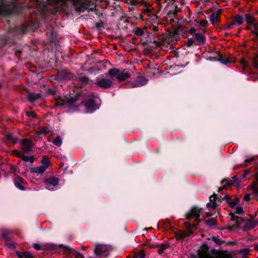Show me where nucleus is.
<instances>
[{
  "label": "nucleus",
  "mask_w": 258,
  "mask_h": 258,
  "mask_svg": "<svg viewBox=\"0 0 258 258\" xmlns=\"http://www.w3.org/2000/svg\"><path fill=\"white\" fill-rule=\"evenodd\" d=\"M47 94L51 95H54L55 94V91L52 90V89H48V91H47Z\"/></svg>",
  "instance_id": "64"
},
{
  "label": "nucleus",
  "mask_w": 258,
  "mask_h": 258,
  "mask_svg": "<svg viewBox=\"0 0 258 258\" xmlns=\"http://www.w3.org/2000/svg\"><path fill=\"white\" fill-rule=\"evenodd\" d=\"M41 97V95L39 93H29L28 96V99L31 103H33Z\"/></svg>",
  "instance_id": "23"
},
{
  "label": "nucleus",
  "mask_w": 258,
  "mask_h": 258,
  "mask_svg": "<svg viewBox=\"0 0 258 258\" xmlns=\"http://www.w3.org/2000/svg\"><path fill=\"white\" fill-rule=\"evenodd\" d=\"M33 247L36 250H55L57 248V245L52 243H46L40 244L38 243H34Z\"/></svg>",
  "instance_id": "6"
},
{
  "label": "nucleus",
  "mask_w": 258,
  "mask_h": 258,
  "mask_svg": "<svg viewBox=\"0 0 258 258\" xmlns=\"http://www.w3.org/2000/svg\"><path fill=\"white\" fill-rule=\"evenodd\" d=\"M24 255V258H34V256L29 251H25Z\"/></svg>",
  "instance_id": "47"
},
{
  "label": "nucleus",
  "mask_w": 258,
  "mask_h": 258,
  "mask_svg": "<svg viewBox=\"0 0 258 258\" xmlns=\"http://www.w3.org/2000/svg\"><path fill=\"white\" fill-rule=\"evenodd\" d=\"M59 247L62 248L67 252H69L70 254H72L75 255L76 258H85L84 256L78 251L75 249L70 248L68 246L64 245L63 244H59Z\"/></svg>",
  "instance_id": "13"
},
{
  "label": "nucleus",
  "mask_w": 258,
  "mask_h": 258,
  "mask_svg": "<svg viewBox=\"0 0 258 258\" xmlns=\"http://www.w3.org/2000/svg\"><path fill=\"white\" fill-rule=\"evenodd\" d=\"M135 255H138V258H145L146 254L144 250H141L138 253Z\"/></svg>",
  "instance_id": "41"
},
{
  "label": "nucleus",
  "mask_w": 258,
  "mask_h": 258,
  "mask_svg": "<svg viewBox=\"0 0 258 258\" xmlns=\"http://www.w3.org/2000/svg\"><path fill=\"white\" fill-rule=\"evenodd\" d=\"M225 182H226L225 184L222 187H220L219 188V190H218L219 192H221V191L222 190H223L224 189H226L227 187L232 185L234 183H235V180L225 179H223L221 181V184H222Z\"/></svg>",
  "instance_id": "18"
},
{
  "label": "nucleus",
  "mask_w": 258,
  "mask_h": 258,
  "mask_svg": "<svg viewBox=\"0 0 258 258\" xmlns=\"http://www.w3.org/2000/svg\"><path fill=\"white\" fill-rule=\"evenodd\" d=\"M146 245H147L150 248H154V247H157L159 246V245L158 244H156L148 243V244H146Z\"/></svg>",
  "instance_id": "63"
},
{
  "label": "nucleus",
  "mask_w": 258,
  "mask_h": 258,
  "mask_svg": "<svg viewBox=\"0 0 258 258\" xmlns=\"http://www.w3.org/2000/svg\"><path fill=\"white\" fill-rule=\"evenodd\" d=\"M26 114L27 116L32 118H36L37 116L36 114L34 111H27Z\"/></svg>",
  "instance_id": "44"
},
{
  "label": "nucleus",
  "mask_w": 258,
  "mask_h": 258,
  "mask_svg": "<svg viewBox=\"0 0 258 258\" xmlns=\"http://www.w3.org/2000/svg\"><path fill=\"white\" fill-rule=\"evenodd\" d=\"M193 44H195L194 38L191 37L188 38L187 41L185 42V45L187 47H190Z\"/></svg>",
  "instance_id": "36"
},
{
  "label": "nucleus",
  "mask_w": 258,
  "mask_h": 258,
  "mask_svg": "<svg viewBox=\"0 0 258 258\" xmlns=\"http://www.w3.org/2000/svg\"><path fill=\"white\" fill-rule=\"evenodd\" d=\"M96 84L103 89H106L112 86L113 82L109 79L102 78L99 80Z\"/></svg>",
  "instance_id": "11"
},
{
  "label": "nucleus",
  "mask_w": 258,
  "mask_h": 258,
  "mask_svg": "<svg viewBox=\"0 0 258 258\" xmlns=\"http://www.w3.org/2000/svg\"><path fill=\"white\" fill-rule=\"evenodd\" d=\"M9 234V232L8 231L5 230L3 231L1 236L3 238H4L5 239V240L8 241L10 239L8 236Z\"/></svg>",
  "instance_id": "38"
},
{
  "label": "nucleus",
  "mask_w": 258,
  "mask_h": 258,
  "mask_svg": "<svg viewBox=\"0 0 258 258\" xmlns=\"http://www.w3.org/2000/svg\"><path fill=\"white\" fill-rule=\"evenodd\" d=\"M203 253H208V250H209V248L208 244H204L203 245Z\"/></svg>",
  "instance_id": "49"
},
{
  "label": "nucleus",
  "mask_w": 258,
  "mask_h": 258,
  "mask_svg": "<svg viewBox=\"0 0 258 258\" xmlns=\"http://www.w3.org/2000/svg\"><path fill=\"white\" fill-rule=\"evenodd\" d=\"M104 24L103 22H97L96 23V27L98 30H101L102 28H104Z\"/></svg>",
  "instance_id": "40"
},
{
  "label": "nucleus",
  "mask_w": 258,
  "mask_h": 258,
  "mask_svg": "<svg viewBox=\"0 0 258 258\" xmlns=\"http://www.w3.org/2000/svg\"><path fill=\"white\" fill-rule=\"evenodd\" d=\"M203 210L202 208H199L197 206H194L191 208V210L189 211V212L186 214V218L190 220L193 218H195L197 224L193 225V227H196L199 223L201 222L200 220V213L201 211Z\"/></svg>",
  "instance_id": "3"
},
{
  "label": "nucleus",
  "mask_w": 258,
  "mask_h": 258,
  "mask_svg": "<svg viewBox=\"0 0 258 258\" xmlns=\"http://www.w3.org/2000/svg\"><path fill=\"white\" fill-rule=\"evenodd\" d=\"M210 20L211 22L214 24L216 21L215 13L211 14L210 16Z\"/></svg>",
  "instance_id": "48"
},
{
  "label": "nucleus",
  "mask_w": 258,
  "mask_h": 258,
  "mask_svg": "<svg viewBox=\"0 0 258 258\" xmlns=\"http://www.w3.org/2000/svg\"><path fill=\"white\" fill-rule=\"evenodd\" d=\"M22 144L24 146V147L23 148V150L25 153H28L32 150L33 145L31 141L27 139H23L22 140Z\"/></svg>",
  "instance_id": "14"
},
{
  "label": "nucleus",
  "mask_w": 258,
  "mask_h": 258,
  "mask_svg": "<svg viewBox=\"0 0 258 258\" xmlns=\"http://www.w3.org/2000/svg\"><path fill=\"white\" fill-rule=\"evenodd\" d=\"M81 97V94L80 93L72 96H65L64 98L58 97L55 100V106H60L62 108H68L69 111L72 112L77 111L81 105L78 101Z\"/></svg>",
  "instance_id": "1"
},
{
  "label": "nucleus",
  "mask_w": 258,
  "mask_h": 258,
  "mask_svg": "<svg viewBox=\"0 0 258 258\" xmlns=\"http://www.w3.org/2000/svg\"><path fill=\"white\" fill-rule=\"evenodd\" d=\"M223 200H225V201H226V202L227 203V202H229V200H231V198L230 196H229L228 195H227L226 194L224 197H223Z\"/></svg>",
  "instance_id": "62"
},
{
  "label": "nucleus",
  "mask_w": 258,
  "mask_h": 258,
  "mask_svg": "<svg viewBox=\"0 0 258 258\" xmlns=\"http://www.w3.org/2000/svg\"><path fill=\"white\" fill-rule=\"evenodd\" d=\"M240 63H241V65L242 66V68H243V70H245L246 68H247L248 67V64H247V62L244 58H242L240 60Z\"/></svg>",
  "instance_id": "42"
},
{
  "label": "nucleus",
  "mask_w": 258,
  "mask_h": 258,
  "mask_svg": "<svg viewBox=\"0 0 258 258\" xmlns=\"http://www.w3.org/2000/svg\"><path fill=\"white\" fill-rule=\"evenodd\" d=\"M215 53L217 56L213 57L215 60H218L224 64H227L233 62V60L230 57H226L225 55L224 56L220 51H217Z\"/></svg>",
  "instance_id": "8"
},
{
  "label": "nucleus",
  "mask_w": 258,
  "mask_h": 258,
  "mask_svg": "<svg viewBox=\"0 0 258 258\" xmlns=\"http://www.w3.org/2000/svg\"><path fill=\"white\" fill-rule=\"evenodd\" d=\"M257 184L256 182H253L251 184V185H250L251 188L252 190L255 191V190H256V189H257Z\"/></svg>",
  "instance_id": "52"
},
{
  "label": "nucleus",
  "mask_w": 258,
  "mask_h": 258,
  "mask_svg": "<svg viewBox=\"0 0 258 258\" xmlns=\"http://www.w3.org/2000/svg\"><path fill=\"white\" fill-rule=\"evenodd\" d=\"M169 246H170V244H169V243H168V242L163 243L161 244V245L160 246V247H162L164 250L166 248L169 247Z\"/></svg>",
  "instance_id": "54"
},
{
  "label": "nucleus",
  "mask_w": 258,
  "mask_h": 258,
  "mask_svg": "<svg viewBox=\"0 0 258 258\" xmlns=\"http://www.w3.org/2000/svg\"><path fill=\"white\" fill-rule=\"evenodd\" d=\"M6 139L8 140V141H9L10 142H11L12 143H13V144H15L17 143V140H18V139L16 137H15L13 134L12 133H9V134H8L6 136Z\"/></svg>",
  "instance_id": "25"
},
{
  "label": "nucleus",
  "mask_w": 258,
  "mask_h": 258,
  "mask_svg": "<svg viewBox=\"0 0 258 258\" xmlns=\"http://www.w3.org/2000/svg\"><path fill=\"white\" fill-rule=\"evenodd\" d=\"M188 224L189 225V228L187 231L186 232V237L190 236L191 234L193 233L192 231L190 229V227L191 226L190 224L189 223Z\"/></svg>",
  "instance_id": "57"
},
{
  "label": "nucleus",
  "mask_w": 258,
  "mask_h": 258,
  "mask_svg": "<svg viewBox=\"0 0 258 258\" xmlns=\"http://www.w3.org/2000/svg\"><path fill=\"white\" fill-rule=\"evenodd\" d=\"M211 239L218 245H221L224 242V241L221 240L218 236H212Z\"/></svg>",
  "instance_id": "31"
},
{
  "label": "nucleus",
  "mask_w": 258,
  "mask_h": 258,
  "mask_svg": "<svg viewBox=\"0 0 258 258\" xmlns=\"http://www.w3.org/2000/svg\"><path fill=\"white\" fill-rule=\"evenodd\" d=\"M249 252V250L248 248H243L239 250V253L243 255H247Z\"/></svg>",
  "instance_id": "45"
},
{
  "label": "nucleus",
  "mask_w": 258,
  "mask_h": 258,
  "mask_svg": "<svg viewBox=\"0 0 258 258\" xmlns=\"http://www.w3.org/2000/svg\"><path fill=\"white\" fill-rule=\"evenodd\" d=\"M41 163L43 164L42 166H46V168L50 165V162L49 160V158L46 156H43L42 160L41 161Z\"/></svg>",
  "instance_id": "32"
},
{
  "label": "nucleus",
  "mask_w": 258,
  "mask_h": 258,
  "mask_svg": "<svg viewBox=\"0 0 258 258\" xmlns=\"http://www.w3.org/2000/svg\"><path fill=\"white\" fill-rule=\"evenodd\" d=\"M221 10H219L216 14L215 13L216 21H218L219 20V19H220V15H221Z\"/></svg>",
  "instance_id": "50"
},
{
  "label": "nucleus",
  "mask_w": 258,
  "mask_h": 258,
  "mask_svg": "<svg viewBox=\"0 0 258 258\" xmlns=\"http://www.w3.org/2000/svg\"><path fill=\"white\" fill-rule=\"evenodd\" d=\"M229 215L231 217V220L232 221H235L238 227H240L239 225L244 222V220L242 217L235 216L232 213H230Z\"/></svg>",
  "instance_id": "19"
},
{
  "label": "nucleus",
  "mask_w": 258,
  "mask_h": 258,
  "mask_svg": "<svg viewBox=\"0 0 258 258\" xmlns=\"http://www.w3.org/2000/svg\"><path fill=\"white\" fill-rule=\"evenodd\" d=\"M5 244L10 248H15L16 247V244L14 242H11L9 239L8 241L5 240Z\"/></svg>",
  "instance_id": "35"
},
{
  "label": "nucleus",
  "mask_w": 258,
  "mask_h": 258,
  "mask_svg": "<svg viewBox=\"0 0 258 258\" xmlns=\"http://www.w3.org/2000/svg\"><path fill=\"white\" fill-rule=\"evenodd\" d=\"M206 224L208 226H212L217 224L216 218H211L206 221Z\"/></svg>",
  "instance_id": "27"
},
{
  "label": "nucleus",
  "mask_w": 258,
  "mask_h": 258,
  "mask_svg": "<svg viewBox=\"0 0 258 258\" xmlns=\"http://www.w3.org/2000/svg\"><path fill=\"white\" fill-rule=\"evenodd\" d=\"M104 251V250L103 249V247H100V246L96 247L94 249V252L97 255H101Z\"/></svg>",
  "instance_id": "33"
},
{
  "label": "nucleus",
  "mask_w": 258,
  "mask_h": 258,
  "mask_svg": "<svg viewBox=\"0 0 258 258\" xmlns=\"http://www.w3.org/2000/svg\"><path fill=\"white\" fill-rule=\"evenodd\" d=\"M251 25L254 28L253 30H251V33L255 35L257 38L256 39L258 40V23L254 22V24Z\"/></svg>",
  "instance_id": "28"
},
{
  "label": "nucleus",
  "mask_w": 258,
  "mask_h": 258,
  "mask_svg": "<svg viewBox=\"0 0 258 258\" xmlns=\"http://www.w3.org/2000/svg\"><path fill=\"white\" fill-rule=\"evenodd\" d=\"M243 213V209L242 207H237L236 208V211L234 212V214H237L240 215H242Z\"/></svg>",
  "instance_id": "39"
},
{
  "label": "nucleus",
  "mask_w": 258,
  "mask_h": 258,
  "mask_svg": "<svg viewBox=\"0 0 258 258\" xmlns=\"http://www.w3.org/2000/svg\"><path fill=\"white\" fill-rule=\"evenodd\" d=\"M80 104H83L89 113H93L98 108L94 98H90L87 100L82 101Z\"/></svg>",
  "instance_id": "4"
},
{
  "label": "nucleus",
  "mask_w": 258,
  "mask_h": 258,
  "mask_svg": "<svg viewBox=\"0 0 258 258\" xmlns=\"http://www.w3.org/2000/svg\"><path fill=\"white\" fill-rule=\"evenodd\" d=\"M176 237L177 239H184L186 237V232L184 231H180L179 232L176 234Z\"/></svg>",
  "instance_id": "34"
},
{
  "label": "nucleus",
  "mask_w": 258,
  "mask_h": 258,
  "mask_svg": "<svg viewBox=\"0 0 258 258\" xmlns=\"http://www.w3.org/2000/svg\"><path fill=\"white\" fill-rule=\"evenodd\" d=\"M62 143L61 138L59 136H57L53 141V144L57 147H60Z\"/></svg>",
  "instance_id": "30"
},
{
  "label": "nucleus",
  "mask_w": 258,
  "mask_h": 258,
  "mask_svg": "<svg viewBox=\"0 0 258 258\" xmlns=\"http://www.w3.org/2000/svg\"><path fill=\"white\" fill-rule=\"evenodd\" d=\"M211 253L214 256H217L219 254V251L215 248H213L211 250Z\"/></svg>",
  "instance_id": "56"
},
{
  "label": "nucleus",
  "mask_w": 258,
  "mask_h": 258,
  "mask_svg": "<svg viewBox=\"0 0 258 258\" xmlns=\"http://www.w3.org/2000/svg\"><path fill=\"white\" fill-rule=\"evenodd\" d=\"M255 158L254 157H252L251 158H250L249 159H247L244 160V164H240L236 165L234 167V169H237L238 168L240 167H246L248 165H250L251 164V162L254 161Z\"/></svg>",
  "instance_id": "20"
},
{
  "label": "nucleus",
  "mask_w": 258,
  "mask_h": 258,
  "mask_svg": "<svg viewBox=\"0 0 258 258\" xmlns=\"http://www.w3.org/2000/svg\"><path fill=\"white\" fill-rule=\"evenodd\" d=\"M108 74L111 78H115L119 82L123 81L131 77V74L124 69H111Z\"/></svg>",
  "instance_id": "2"
},
{
  "label": "nucleus",
  "mask_w": 258,
  "mask_h": 258,
  "mask_svg": "<svg viewBox=\"0 0 258 258\" xmlns=\"http://www.w3.org/2000/svg\"><path fill=\"white\" fill-rule=\"evenodd\" d=\"M189 33L191 35L195 34V33H197L196 28H195L194 27L190 28L189 30Z\"/></svg>",
  "instance_id": "61"
},
{
  "label": "nucleus",
  "mask_w": 258,
  "mask_h": 258,
  "mask_svg": "<svg viewBox=\"0 0 258 258\" xmlns=\"http://www.w3.org/2000/svg\"><path fill=\"white\" fill-rule=\"evenodd\" d=\"M244 22V18L240 15H236L233 18V20L231 23H229L227 26V29H230L232 28L234 25H240L242 24Z\"/></svg>",
  "instance_id": "10"
},
{
  "label": "nucleus",
  "mask_w": 258,
  "mask_h": 258,
  "mask_svg": "<svg viewBox=\"0 0 258 258\" xmlns=\"http://www.w3.org/2000/svg\"><path fill=\"white\" fill-rule=\"evenodd\" d=\"M148 80L144 76H139L132 83V88L139 87L146 85L148 83Z\"/></svg>",
  "instance_id": "9"
},
{
  "label": "nucleus",
  "mask_w": 258,
  "mask_h": 258,
  "mask_svg": "<svg viewBox=\"0 0 258 258\" xmlns=\"http://www.w3.org/2000/svg\"><path fill=\"white\" fill-rule=\"evenodd\" d=\"M252 64L254 68L258 69V61L256 59L252 60Z\"/></svg>",
  "instance_id": "58"
},
{
  "label": "nucleus",
  "mask_w": 258,
  "mask_h": 258,
  "mask_svg": "<svg viewBox=\"0 0 258 258\" xmlns=\"http://www.w3.org/2000/svg\"><path fill=\"white\" fill-rule=\"evenodd\" d=\"M231 202H227V204L230 206L232 208L234 209L236 207V206L240 202V200L238 198H235L234 199L232 200Z\"/></svg>",
  "instance_id": "26"
},
{
  "label": "nucleus",
  "mask_w": 258,
  "mask_h": 258,
  "mask_svg": "<svg viewBox=\"0 0 258 258\" xmlns=\"http://www.w3.org/2000/svg\"><path fill=\"white\" fill-rule=\"evenodd\" d=\"M217 195L214 193L209 197L210 202L207 204V207L208 208H211L212 209H216L217 207V205L216 202V198Z\"/></svg>",
  "instance_id": "16"
},
{
  "label": "nucleus",
  "mask_w": 258,
  "mask_h": 258,
  "mask_svg": "<svg viewBox=\"0 0 258 258\" xmlns=\"http://www.w3.org/2000/svg\"><path fill=\"white\" fill-rule=\"evenodd\" d=\"M250 200V195L249 194H246L244 196V200L248 202Z\"/></svg>",
  "instance_id": "60"
},
{
  "label": "nucleus",
  "mask_w": 258,
  "mask_h": 258,
  "mask_svg": "<svg viewBox=\"0 0 258 258\" xmlns=\"http://www.w3.org/2000/svg\"><path fill=\"white\" fill-rule=\"evenodd\" d=\"M257 221L254 219L252 216H250V219L247 220L242 229L244 231H248L253 229L257 225Z\"/></svg>",
  "instance_id": "7"
},
{
  "label": "nucleus",
  "mask_w": 258,
  "mask_h": 258,
  "mask_svg": "<svg viewBox=\"0 0 258 258\" xmlns=\"http://www.w3.org/2000/svg\"><path fill=\"white\" fill-rule=\"evenodd\" d=\"M59 180L55 177H51L45 179L44 183L47 186H55L58 183Z\"/></svg>",
  "instance_id": "17"
},
{
  "label": "nucleus",
  "mask_w": 258,
  "mask_h": 258,
  "mask_svg": "<svg viewBox=\"0 0 258 258\" xmlns=\"http://www.w3.org/2000/svg\"><path fill=\"white\" fill-rule=\"evenodd\" d=\"M235 228H240V227H238L237 225L236 224H235L234 225L229 226L228 227H227V228H223V229H227L229 230L232 231V230H234V229Z\"/></svg>",
  "instance_id": "55"
},
{
  "label": "nucleus",
  "mask_w": 258,
  "mask_h": 258,
  "mask_svg": "<svg viewBox=\"0 0 258 258\" xmlns=\"http://www.w3.org/2000/svg\"><path fill=\"white\" fill-rule=\"evenodd\" d=\"M199 24L201 26L206 27L207 26L208 21L206 20H202L199 22Z\"/></svg>",
  "instance_id": "53"
},
{
  "label": "nucleus",
  "mask_w": 258,
  "mask_h": 258,
  "mask_svg": "<svg viewBox=\"0 0 258 258\" xmlns=\"http://www.w3.org/2000/svg\"><path fill=\"white\" fill-rule=\"evenodd\" d=\"M245 20L248 25L254 24V22H255L254 17L249 14L245 15Z\"/></svg>",
  "instance_id": "24"
},
{
  "label": "nucleus",
  "mask_w": 258,
  "mask_h": 258,
  "mask_svg": "<svg viewBox=\"0 0 258 258\" xmlns=\"http://www.w3.org/2000/svg\"><path fill=\"white\" fill-rule=\"evenodd\" d=\"M135 33L137 36H141L144 34V31L142 28H137L135 30Z\"/></svg>",
  "instance_id": "37"
},
{
  "label": "nucleus",
  "mask_w": 258,
  "mask_h": 258,
  "mask_svg": "<svg viewBox=\"0 0 258 258\" xmlns=\"http://www.w3.org/2000/svg\"><path fill=\"white\" fill-rule=\"evenodd\" d=\"M57 77L59 81H67L72 79L73 75L69 70L64 69L58 71Z\"/></svg>",
  "instance_id": "5"
},
{
  "label": "nucleus",
  "mask_w": 258,
  "mask_h": 258,
  "mask_svg": "<svg viewBox=\"0 0 258 258\" xmlns=\"http://www.w3.org/2000/svg\"><path fill=\"white\" fill-rule=\"evenodd\" d=\"M192 38H194L195 45L197 46L202 45L206 43V37L202 33H195Z\"/></svg>",
  "instance_id": "12"
},
{
  "label": "nucleus",
  "mask_w": 258,
  "mask_h": 258,
  "mask_svg": "<svg viewBox=\"0 0 258 258\" xmlns=\"http://www.w3.org/2000/svg\"><path fill=\"white\" fill-rule=\"evenodd\" d=\"M78 81L82 85H86L89 83V79L86 76H82L78 79Z\"/></svg>",
  "instance_id": "29"
},
{
  "label": "nucleus",
  "mask_w": 258,
  "mask_h": 258,
  "mask_svg": "<svg viewBox=\"0 0 258 258\" xmlns=\"http://www.w3.org/2000/svg\"><path fill=\"white\" fill-rule=\"evenodd\" d=\"M177 12L176 11H170L168 12L167 15L169 18L173 17V16L177 15Z\"/></svg>",
  "instance_id": "46"
},
{
  "label": "nucleus",
  "mask_w": 258,
  "mask_h": 258,
  "mask_svg": "<svg viewBox=\"0 0 258 258\" xmlns=\"http://www.w3.org/2000/svg\"><path fill=\"white\" fill-rule=\"evenodd\" d=\"M28 26L27 25L24 24L19 27L17 26L15 28V31L17 33L24 34L28 31Z\"/></svg>",
  "instance_id": "22"
},
{
  "label": "nucleus",
  "mask_w": 258,
  "mask_h": 258,
  "mask_svg": "<svg viewBox=\"0 0 258 258\" xmlns=\"http://www.w3.org/2000/svg\"><path fill=\"white\" fill-rule=\"evenodd\" d=\"M14 155L16 156V157L20 158L22 159L23 155H24L23 153L21 152L18 151V150H15L13 151Z\"/></svg>",
  "instance_id": "43"
},
{
  "label": "nucleus",
  "mask_w": 258,
  "mask_h": 258,
  "mask_svg": "<svg viewBox=\"0 0 258 258\" xmlns=\"http://www.w3.org/2000/svg\"><path fill=\"white\" fill-rule=\"evenodd\" d=\"M25 253V252H20V251H16V254H17V255L19 257V258H23L24 257V254Z\"/></svg>",
  "instance_id": "59"
},
{
  "label": "nucleus",
  "mask_w": 258,
  "mask_h": 258,
  "mask_svg": "<svg viewBox=\"0 0 258 258\" xmlns=\"http://www.w3.org/2000/svg\"><path fill=\"white\" fill-rule=\"evenodd\" d=\"M250 173V170L247 169L244 171L243 174L241 175V178L244 179L246 177L247 175Z\"/></svg>",
  "instance_id": "51"
},
{
  "label": "nucleus",
  "mask_w": 258,
  "mask_h": 258,
  "mask_svg": "<svg viewBox=\"0 0 258 258\" xmlns=\"http://www.w3.org/2000/svg\"><path fill=\"white\" fill-rule=\"evenodd\" d=\"M26 183L25 180L20 176H16L15 178V185L20 190H23L25 189L23 184Z\"/></svg>",
  "instance_id": "15"
},
{
  "label": "nucleus",
  "mask_w": 258,
  "mask_h": 258,
  "mask_svg": "<svg viewBox=\"0 0 258 258\" xmlns=\"http://www.w3.org/2000/svg\"><path fill=\"white\" fill-rule=\"evenodd\" d=\"M46 166L41 165L36 167H31L30 168V171L31 173H42L46 170Z\"/></svg>",
  "instance_id": "21"
}]
</instances>
